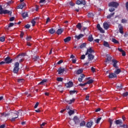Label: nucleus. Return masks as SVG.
<instances>
[{
	"label": "nucleus",
	"mask_w": 128,
	"mask_h": 128,
	"mask_svg": "<svg viewBox=\"0 0 128 128\" xmlns=\"http://www.w3.org/2000/svg\"><path fill=\"white\" fill-rule=\"evenodd\" d=\"M38 104H39L38 102H37L36 104H35V106H34V108H38Z\"/></svg>",
	"instance_id": "obj_56"
},
{
	"label": "nucleus",
	"mask_w": 128,
	"mask_h": 128,
	"mask_svg": "<svg viewBox=\"0 0 128 128\" xmlns=\"http://www.w3.org/2000/svg\"><path fill=\"white\" fill-rule=\"evenodd\" d=\"M92 52H94V50L92 49V48H90L87 50V51L86 53V56H88V54H92Z\"/></svg>",
	"instance_id": "obj_9"
},
{
	"label": "nucleus",
	"mask_w": 128,
	"mask_h": 128,
	"mask_svg": "<svg viewBox=\"0 0 128 128\" xmlns=\"http://www.w3.org/2000/svg\"><path fill=\"white\" fill-rule=\"evenodd\" d=\"M97 28L98 30H100V32L102 34H104V30L102 29V28L100 27V24H98L97 25Z\"/></svg>",
	"instance_id": "obj_14"
},
{
	"label": "nucleus",
	"mask_w": 128,
	"mask_h": 128,
	"mask_svg": "<svg viewBox=\"0 0 128 128\" xmlns=\"http://www.w3.org/2000/svg\"><path fill=\"white\" fill-rule=\"evenodd\" d=\"M112 42H114V44H118V40H116L114 38H113L112 40Z\"/></svg>",
	"instance_id": "obj_48"
},
{
	"label": "nucleus",
	"mask_w": 128,
	"mask_h": 128,
	"mask_svg": "<svg viewBox=\"0 0 128 128\" xmlns=\"http://www.w3.org/2000/svg\"><path fill=\"white\" fill-rule=\"evenodd\" d=\"M62 32H64V29L60 28L57 30L56 32L58 34H62Z\"/></svg>",
	"instance_id": "obj_20"
},
{
	"label": "nucleus",
	"mask_w": 128,
	"mask_h": 128,
	"mask_svg": "<svg viewBox=\"0 0 128 128\" xmlns=\"http://www.w3.org/2000/svg\"><path fill=\"white\" fill-rule=\"evenodd\" d=\"M122 72V70L118 68H117L114 72L116 74H119Z\"/></svg>",
	"instance_id": "obj_19"
},
{
	"label": "nucleus",
	"mask_w": 128,
	"mask_h": 128,
	"mask_svg": "<svg viewBox=\"0 0 128 128\" xmlns=\"http://www.w3.org/2000/svg\"><path fill=\"white\" fill-rule=\"evenodd\" d=\"M126 19H122V24H126Z\"/></svg>",
	"instance_id": "obj_58"
},
{
	"label": "nucleus",
	"mask_w": 128,
	"mask_h": 128,
	"mask_svg": "<svg viewBox=\"0 0 128 128\" xmlns=\"http://www.w3.org/2000/svg\"><path fill=\"white\" fill-rule=\"evenodd\" d=\"M39 57L38 56H34L33 57V60H34L35 62L37 60H38Z\"/></svg>",
	"instance_id": "obj_47"
},
{
	"label": "nucleus",
	"mask_w": 128,
	"mask_h": 128,
	"mask_svg": "<svg viewBox=\"0 0 128 128\" xmlns=\"http://www.w3.org/2000/svg\"><path fill=\"white\" fill-rule=\"evenodd\" d=\"M92 124H94V122L90 121V122H87L86 125V128H92Z\"/></svg>",
	"instance_id": "obj_11"
},
{
	"label": "nucleus",
	"mask_w": 128,
	"mask_h": 128,
	"mask_svg": "<svg viewBox=\"0 0 128 128\" xmlns=\"http://www.w3.org/2000/svg\"><path fill=\"white\" fill-rule=\"evenodd\" d=\"M114 16V12L110 14L107 16V18H112V16Z\"/></svg>",
	"instance_id": "obj_31"
},
{
	"label": "nucleus",
	"mask_w": 128,
	"mask_h": 128,
	"mask_svg": "<svg viewBox=\"0 0 128 128\" xmlns=\"http://www.w3.org/2000/svg\"><path fill=\"white\" fill-rule=\"evenodd\" d=\"M93 82H94V80L91 79L88 80V81L87 82H86V84H92Z\"/></svg>",
	"instance_id": "obj_38"
},
{
	"label": "nucleus",
	"mask_w": 128,
	"mask_h": 128,
	"mask_svg": "<svg viewBox=\"0 0 128 128\" xmlns=\"http://www.w3.org/2000/svg\"><path fill=\"white\" fill-rule=\"evenodd\" d=\"M76 4H83V6H84L86 4V0H78L76 2Z\"/></svg>",
	"instance_id": "obj_6"
},
{
	"label": "nucleus",
	"mask_w": 128,
	"mask_h": 128,
	"mask_svg": "<svg viewBox=\"0 0 128 128\" xmlns=\"http://www.w3.org/2000/svg\"><path fill=\"white\" fill-rule=\"evenodd\" d=\"M63 60H60L59 62H58V64H62V62H63Z\"/></svg>",
	"instance_id": "obj_62"
},
{
	"label": "nucleus",
	"mask_w": 128,
	"mask_h": 128,
	"mask_svg": "<svg viewBox=\"0 0 128 128\" xmlns=\"http://www.w3.org/2000/svg\"><path fill=\"white\" fill-rule=\"evenodd\" d=\"M3 14H10L12 16V12L9 11L8 10H3Z\"/></svg>",
	"instance_id": "obj_15"
},
{
	"label": "nucleus",
	"mask_w": 128,
	"mask_h": 128,
	"mask_svg": "<svg viewBox=\"0 0 128 128\" xmlns=\"http://www.w3.org/2000/svg\"><path fill=\"white\" fill-rule=\"evenodd\" d=\"M86 43H83L80 46V48H86Z\"/></svg>",
	"instance_id": "obj_33"
},
{
	"label": "nucleus",
	"mask_w": 128,
	"mask_h": 128,
	"mask_svg": "<svg viewBox=\"0 0 128 128\" xmlns=\"http://www.w3.org/2000/svg\"><path fill=\"white\" fill-rule=\"evenodd\" d=\"M84 36V34H80L78 36H75V38H77L78 40H80Z\"/></svg>",
	"instance_id": "obj_21"
},
{
	"label": "nucleus",
	"mask_w": 128,
	"mask_h": 128,
	"mask_svg": "<svg viewBox=\"0 0 128 128\" xmlns=\"http://www.w3.org/2000/svg\"><path fill=\"white\" fill-rule=\"evenodd\" d=\"M6 64H10L12 62V60L10 59V58L7 57L4 59Z\"/></svg>",
	"instance_id": "obj_8"
},
{
	"label": "nucleus",
	"mask_w": 128,
	"mask_h": 128,
	"mask_svg": "<svg viewBox=\"0 0 128 128\" xmlns=\"http://www.w3.org/2000/svg\"><path fill=\"white\" fill-rule=\"evenodd\" d=\"M62 80H63V79L62 78H57V80L58 82H62Z\"/></svg>",
	"instance_id": "obj_52"
},
{
	"label": "nucleus",
	"mask_w": 128,
	"mask_h": 128,
	"mask_svg": "<svg viewBox=\"0 0 128 128\" xmlns=\"http://www.w3.org/2000/svg\"><path fill=\"white\" fill-rule=\"evenodd\" d=\"M49 32L51 34H54V32H56V30L54 28H51L49 30Z\"/></svg>",
	"instance_id": "obj_27"
},
{
	"label": "nucleus",
	"mask_w": 128,
	"mask_h": 128,
	"mask_svg": "<svg viewBox=\"0 0 128 128\" xmlns=\"http://www.w3.org/2000/svg\"><path fill=\"white\" fill-rule=\"evenodd\" d=\"M108 6H111L112 8H118V2H112L108 4Z\"/></svg>",
	"instance_id": "obj_3"
},
{
	"label": "nucleus",
	"mask_w": 128,
	"mask_h": 128,
	"mask_svg": "<svg viewBox=\"0 0 128 128\" xmlns=\"http://www.w3.org/2000/svg\"><path fill=\"white\" fill-rule=\"evenodd\" d=\"M118 28H119V30H122V25H119Z\"/></svg>",
	"instance_id": "obj_63"
},
{
	"label": "nucleus",
	"mask_w": 128,
	"mask_h": 128,
	"mask_svg": "<svg viewBox=\"0 0 128 128\" xmlns=\"http://www.w3.org/2000/svg\"><path fill=\"white\" fill-rule=\"evenodd\" d=\"M88 40L89 42H92V40H94V38H92V35L89 36Z\"/></svg>",
	"instance_id": "obj_32"
},
{
	"label": "nucleus",
	"mask_w": 128,
	"mask_h": 128,
	"mask_svg": "<svg viewBox=\"0 0 128 128\" xmlns=\"http://www.w3.org/2000/svg\"><path fill=\"white\" fill-rule=\"evenodd\" d=\"M25 54L24 53V54H19L18 56V58H22L24 57V56H25Z\"/></svg>",
	"instance_id": "obj_24"
},
{
	"label": "nucleus",
	"mask_w": 128,
	"mask_h": 128,
	"mask_svg": "<svg viewBox=\"0 0 128 128\" xmlns=\"http://www.w3.org/2000/svg\"><path fill=\"white\" fill-rule=\"evenodd\" d=\"M44 82H46V80H44L41 82H40L38 84H44Z\"/></svg>",
	"instance_id": "obj_43"
},
{
	"label": "nucleus",
	"mask_w": 128,
	"mask_h": 128,
	"mask_svg": "<svg viewBox=\"0 0 128 128\" xmlns=\"http://www.w3.org/2000/svg\"><path fill=\"white\" fill-rule=\"evenodd\" d=\"M6 38H4V36H2L0 38V42H4Z\"/></svg>",
	"instance_id": "obj_44"
},
{
	"label": "nucleus",
	"mask_w": 128,
	"mask_h": 128,
	"mask_svg": "<svg viewBox=\"0 0 128 128\" xmlns=\"http://www.w3.org/2000/svg\"><path fill=\"white\" fill-rule=\"evenodd\" d=\"M116 78V74L115 73H111L109 74L110 78Z\"/></svg>",
	"instance_id": "obj_18"
},
{
	"label": "nucleus",
	"mask_w": 128,
	"mask_h": 128,
	"mask_svg": "<svg viewBox=\"0 0 128 128\" xmlns=\"http://www.w3.org/2000/svg\"><path fill=\"white\" fill-rule=\"evenodd\" d=\"M73 84H74L72 83V82H69L68 83L65 84V86H66V88H72Z\"/></svg>",
	"instance_id": "obj_10"
},
{
	"label": "nucleus",
	"mask_w": 128,
	"mask_h": 128,
	"mask_svg": "<svg viewBox=\"0 0 128 128\" xmlns=\"http://www.w3.org/2000/svg\"><path fill=\"white\" fill-rule=\"evenodd\" d=\"M94 56L92 54H88V62H92V60H94Z\"/></svg>",
	"instance_id": "obj_5"
},
{
	"label": "nucleus",
	"mask_w": 128,
	"mask_h": 128,
	"mask_svg": "<svg viewBox=\"0 0 128 128\" xmlns=\"http://www.w3.org/2000/svg\"><path fill=\"white\" fill-rule=\"evenodd\" d=\"M120 128H128V126L126 124H122V125L120 126Z\"/></svg>",
	"instance_id": "obj_46"
},
{
	"label": "nucleus",
	"mask_w": 128,
	"mask_h": 128,
	"mask_svg": "<svg viewBox=\"0 0 128 128\" xmlns=\"http://www.w3.org/2000/svg\"><path fill=\"white\" fill-rule=\"evenodd\" d=\"M80 58L81 60H84L86 58V55H82Z\"/></svg>",
	"instance_id": "obj_55"
},
{
	"label": "nucleus",
	"mask_w": 128,
	"mask_h": 128,
	"mask_svg": "<svg viewBox=\"0 0 128 128\" xmlns=\"http://www.w3.org/2000/svg\"><path fill=\"white\" fill-rule=\"evenodd\" d=\"M82 69H80L78 70L77 72H76V74H82Z\"/></svg>",
	"instance_id": "obj_39"
},
{
	"label": "nucleus",
	"mask_w": 128,
	"mask_h": 128,
	"mask_svg": "<svg viewBox=\"0 0 128 128\" xmlns=\"http://www.w3.org/2000/svg\"><path fill=\"white\" fill-rule=\"evenodd\" d=\"M80 126H86V122L84 121H82L80 124Z\"/></svg>",
	"instance_id": "obj_37"
},
{
	"label": "nucleus",
	"mask_w": 128,
	"mask_h": 128,
	"mask_svg": "<svg viewBox=\"0 0 128 128\" xmlns=\"http://www.w3.org/2000/svg\"><path fill=\"white\" fill-rule=\"evenodd\" d=\"M22 110H19L18 111L16 110H11L8 112H4L1 114V116L0 120H4V118H6L7 116H10L12 118L10 120L11 122H14L16 120V118H18V114H20V116H22Z\"/></svg>",
	"instance_id": "obj_1"
},
{
	"label": "nucleus",
	"mask_w": 128,
	"mask_h": 128,
	"mask_svg": "<svg viewBox=\"0 0 128 128\" xmlns=\"http://www.w3.org/2000/svg\"><path fill=\"white\" fill-rule=\"evenodd\" d=\"M88 18H94V14L92 12H90L88 14Z\"/></svg>",
	"instance_id": "obj_28"
},
{
	"label": "nucleus",
	"mask_w": 128,
	"mask_h": 128,
	"mask_svg": "<svg viewBox=\"0 0 128 128\" xmlns=\"http://www.w3.org/2000/svg\"><path fill=\"white\" fill-rule=\"evenodd\" d=\"M68 114L69 116H72V114H74V111L70 110L69 112H68Z\"/></svg>",
	"instance_id": "obj_35"
},
{
	"label": "nucleus",
	"mask_w": 128,
	"mask_h": 128,
	"mask_svg": "<svg viewBox=\"0 0 128 128\" xmlns=\"http://www.w3.org/2000/svg\"><path fill=\"white\" fill-rule=\"evenodd\" d=\"M70 94H76V90H70Z\"/></svg>",
	"instance_id": "obj_40"
},
{
	"label": "nucleus",
	"mask_w": 128,
	"mask_h": 128,
	"mask_svg": "<svg viewBox=\"0 0 128 128\" xmlns=\"http://www.w3.org/2000/svg\"><path fill=\"white\" fill-rule=\"evenodd\" d=\"M38 18H34V20H32L31 22L32 24V26H34L36 25V20Z\"/></svg>",
	"instance_id": "obj_29"
},
{
	"label": "nucleus",
	"mask_w": 128,
	"mask_h": 128,
	"mask_svg": "<svg viewBox=\"0 0 128 128\" xmlns=\"http://www.w3.org/2000/svg\"><path fill=\"white\" fill-rule=\"evenodd\" d=\"M22 16L24 18H28V12H25L23 13L22 14Z\"/></svg>",
	"instance_id": "obj_26"
},
{
	"label": "nucleus",
	"mask_w": 128,
	"mask_h": 128,
	"mask_svg": "<svg viewBox=\"0 0 128 128\" xmlns=\"http://www.w3.org/2000/svg\"><path fill=\"white\" fill-rule=\"evenodd\" d=\"M126 6L127 10H128V2H126Z\"/></svg>",
	"instance_id": "obj_64"
},
{
	"label": "nucleus",
	"mask_w": 128,
	"mask_h": 128,
	"mask_svg": "<svg viewBox=\"0 0 128 128\" xmlns=\"http://www.w3.org/2000/svg\"><path fill=\"white\" fill-rule=\"evenodd\" d=\"M40 2L44 4H46V0H40Z\"/></svg>",
	"instance_id": "obj_54"
},
{
	"label": "nucleus",
	"mask_w": 128,
	"mask_h": 128,
	"mask_svg": "<svg viewBox=\"0 0 128 128\" xmlns=\"http://www.w3.org/2000/svg\"><path fill=\"white\" fill-rule=\"evenodd\" d=\"M66 102L69 104H71L74 102V99H72V100H70V101H66Z\"/></svg>",
	"instance_id": "obj_42"
},
{
	"label": "nucleus",
	"mask_w": 128,
	"mask_h": 128,
	"mask_svg": "<svg viewBox=\"0 0 128 128\" xmlns=\"http://www.w3.org/2000/svg\"><path fill=\"white\" fill-rule=\"evenodd\" d=\"M25 28H30V25L28 24L26 25Z\"/></svg>",
	"instance_id": "obj_59"
},
{
	"label": "nucleus",
	"mask_w": 128,
	"mask_h": 128,
	"mask_svg": "<svg viewBox=\"0 0 128 128\" xmlns=\"http://www.w3.org/2000/svg\"><path fill=\"white\" fill-rule=\"evenodd\" d=\"M112 62L113 64V66L114 68H118V60H114V59H112Z\"/></svg>",
	"instance_id": "obj_4"
},
{
	"label": "nucleus",
	"mask_w": 128,
	"mask_h": 128,
	"mask_svg": "<svg viewBox=\"0 0 128 128\" xmlns=\"http://www.w3.org/2000/svg\"><path fill=\"white\" fill-rule=\"evenodd\" d=\"M76 28H78V30H81V29H82V24H80V23H78V24L76 25Z\"/></svg>",
	"instance_id": "obj_36"
},
{
	"label": "nucleus",
	"mask_w": 128,
	"mask_h": 128,
	"mask_svg": "<svg viewBox=\"0 0 128 128\" xmlns=\"http://www.w3.org/2000/svg\"><path fill=\"white\" fill-rule=\"evenodd\" d=\"M20 63L18 62H16L14 64V68L13 70V72L14 74H18L20 70Z\"/></svg>",
	"instance_id": "obj_2"
},
{
	"label": "nucleus",
	"mask_w": 128,
	"mask_h": 128,
	"mask_svg": "<svg viewBox=\"0 0 128 128\" xmlns=\"http://www.w3.org/2000/svg\"><path fill=\"white\" fill-rule=\"evenodd\" d=\"M114 8H111L109 9V11L110 12H114Z\"/></svg>",
	"instance_id": "obj_49"
},
{
	"label": "nucleus",
	"mask_w": 128,
	"mask_h": 128,
	"mask_svg": "<svg viewBox=\"0 0 128 128\" xmlns=\"http://www.w3.org/2000/svg\"><path fill=\"white\" fill-rule=\"evenodd\" d=\"M14 23H12V22H11V23H10V24L8 25V26H6V30H8V28H12V26H14Z\"/></svg>",
	"instance_id": "obj_25"
},
{
	"label": "nucleus",
	"mask_w": 128,
	"mask_h": 128,
	"mask_svg": "<svg viewBox=\"0 0 128 128\" xmlns=\"http://www.w3.org/2000/svg\"><path fill=\"white\" fill-rule=\"evenodd\" d=\"M104 46H106V48H110V44H108V42L104 41Z\"/></svg>",
	"instance_id": "obj_23"
},
{
	"label": "nucleus",
	"mask_w": 128,
	"mask_h": 128,
	"mask_svg": "<svg viewBox=\"0 0 128 128\" xmlns=\"http://www.w3.org/2000/svg\"><path fill=\"white\" fill-rule=\"evenodd\" d=\"M116 124H118L119 126L120 127V126L122 124V121L121 120H118L115 121Z\"/></svg>",
	"instance_id": "obj_12"
},
{
	"label": "nucleus",
	"mask_w": 128,
	"mask_h": 128,
	"mask_svg": "<svg viewBox=\"0 0 128 128\" xmlns=\"http://www.w3.org/2000/svg\"><path fill=\"white\" fill-rule=\"evenodd\" d=\"M10 22H14V17L10 18Z\"/></svg>",
	"instance_id": "obj_61"
},
{
	"label": "nucleus",
	"mask_w": 128,
	"mask_h": 128,
	"mask_svg": "<svg viewBox=\"0 0 128 128\" xmlns=\"http://www.w3.org/2000/svg\"><path fill=\"white\" fill-rule=\"evenodd\" d=\"M116 88L118 90H122V84H117Z\"/></svg>",
	"instance_id": "obj_30"
},
{
	"label": "nucleus",
	"mask_w": 128,
	"mask_h": 128,
	"mask_svg": "<svg viewBox=\"0 0 128 128\" xmlns=\"http://www.w3.org/2000/svg\"><path fill=\"white\" fill-rule=\"evenodd\" d=\"M86 84H87L86 82L84 84H79V86H85Z\"/></svg>",
	"instance_id": "obj_51"
},
{
	"label": "nucleus",
	"mask_w": 128,
	"mask_h": 128,
	"mask_svg": "<svg viewBox=\"0 0 128 128\" xmlns=\"http://www.w3.org/2000/svg\"><path fill=\"white\" fill-rule=\"evenodd\" d=\"M70 36L67 37L66 38L64 39V42H70L71 40Z\"/></svg>",
	"instance_id": "obj_22"
},
{
	"label": "nucleus",
	"mask_w": 128,
	"mask_h": 128,
	"mask_svg": "<svg viewBox=\"0 0 128 128\" xmlns=\"http://www.w3.org/2000/svg\"><path fill=\"white\" fill-rule=\"evenodd\" d=\"M108 122L110 124V128H112V122H114V120L110 118L109 120H108Z\"/></svg>",
	"instance_id": "obj_41"
},
{
	"label": "nucleus",
	"mask_w": 128,
	"mask_h": 128,
	"mask_svg": "<svg viewBox=\"0 0 128 128\" xmlns=\"http://www.w3.org/2000/svg\"><path fill=\"white\" fill-rule=\"evenodd\" d=\"M32 40V37L30 36H27V37L26 38V40H27V42H30V40Z\"/></svg>",
	"instance_id": "obj_45"
},
{
	"label": "nucleus",
	"mask_w": 128,
	"mask_h": 128,
	"mask_svg": "<svg viewBox=\"0 0 128 128\" xmlns=\"http://www.w3.org/2000/svg\"><path fill=\"white\" fill-rule=\"evenodd\" d=\"M18 8H20V10H22V8H24V7L22 5V4H20V6H18Z\"/></svg>",
	"instance_id": "obj_53"
},
{
	"label": "nucleus",
	"mask_w": 128,
	"mask_h": 128,
	"mask_svg": "<svg viewBox=\"0 0 128 128\" xmlns=\"http://www.w3.org/2000/svg\"><path fill=\"white\" fill-rule=\"evenodd\" d=\"M73 120L75 124H80V119H78V118L76 116H75Z\"/></svg>",
	"instance_id": "obj_7"
},
{
	"label": "nucleus",
	"mask_w": 128,
	"mask_h": 128,
	"mask_svg": "<svg viewBox=\"0 0 128 128\" xmlns=\"http://www.w3.org/2000/svg\"><path fill=\"white\" fill-rule=\"evenodd\" d=\"M18 82H23L24 79H18Z\"/></svg>",
	"instance_id": "obj_57"
},
{
	"label": "nucleus",
	"mask_w": 128,
	"mask_h": 128,
	"mask_svg": "<svg viewBox=\"0 0 128 128\" xmlns=\"http://www.w3.org/2000/svg\"><path fill=\"white\" fill-rule=\"evenodd\" d=\"M128 96V92H126L123 94L124 96Z\"/></svg>",
	"instance_id": "obj_60"
},
{
	"label": "nucleus",
	"mask_w": 128,
	"mask_h": 128,
	"mask_svg": "<svg viewBox=\"0 0 128 128\" xmlns=\"http://www.w3.org/2000/svg\"><path fill=\"white\" fill-rule=\"evenodd\" d=\"M64 72V68H60L58 70V74H62Z\"/></svg>",
	"instance_id": "obj_16"
},
{
	"label": "nucleus",
	"mask_w": 128,
	"mask_h": 128,
	"mask_svg": "<svg viewBox=\"0 0 128 128\" xmlns=\"http://www.w3.org/2000/svg\"><path fill=\"white\" fill-rule=\"evenodd\" d=\"M100 120H102V118H99L96 120V124H99L100 122Z\"/></svg>",
	"instance_id": "obj_50"
},
{
	"label": "nucleus",
	"mask_w": 128,
	"mask_h": 128,
	"mask_svg": "<svg viewBox=\"0 0 128 128\" xmlns=\"http://www.w3.org/2000/svg\"><path fill=\"white\" fill-rule=\"evenodd\" d=\"M58 89L60 92H62V86H58Z\"/></svg>",
	"instance_id": "obj_34"
},
{
	"label": "nucleus",
	"mask_w": 128,
	"mask_h": 128,
	"mask_svg": "<svg viewBox=\"0 0 128 128\" xmlns=\"http://www.w3.org/2000/svg\"><path fill=\"white\" fill-rule=\"evenodd\" d=\"M103 26L104 30H108V28H110V24H108V22H105Z\"/></svg>",
	"instance_id": "obj_13"
},
{
	"label": "nucleus",
	"mask_w": 128,
	"mask_h": 128,
	"mask_svg": "<svg viewBox=\"0 0 128 128\" xmlns=\"http://www.w3.org/2000/svg\"><path fill=\"white\" fill-rule=\"evenodd\" d=\"M106 64L108 63V62L112 60V57L110 55H106Z\"/></svg>",
	"instance_id": "obj_17"
}]
</instances>
